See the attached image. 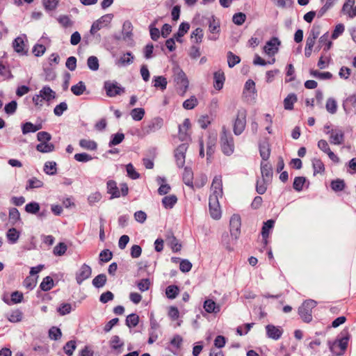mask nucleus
I'll use <instances>...</instances> for the list:
<instances>
[{
    "instance_id": "40",
    "label": "nucleus",
    "mask_w": 356,
    "mask_h": 356,
    "mask_svg": "<svg viewBox=\"0 0 356 356\" xmlns=\"http://www.w3.org/2000/svg\"><path fill=\"white\" fill-rule=\"evenodd\" d=\"M79 145L81 147L88 150H96L97 148V144L94 140L81 139L79 140Z\"/></svg>"
},
{
    "instance_id": "45",
    "label": "nucleus",
    "mask_w": 356,
    "mask_h": 356,
    "mask_svg": "<svg viewBox=\"0 0 356 356\" xmlns=\"http://www.w3.org/2000/svg\"><path fill=\"white\" fill-rule=\"evenodd\" d=\"M176 195L165 196L162 200V204L165 209H172L177 203Z\"/></svg>"
},
{
    "instance_id": "12",
    "label": "nucleus",
    "mask_w": 356,
    "mask_h": 356,
    "mask_svg": "<svg viewBox=\"0 0 356 356\" xmlns=\"http://www.w3.org/2000/svg\"><path fill=\"white\" fill-rule=\"evenodd\" d=\"M280 40L276 38H272L269 41H268L264 46V51L268 56H273L278 52L279 46L280 45Z\"/></svg>"
},
{
    "instance_id": "56",
    "label": "nucleus",
    "mask_w": 356,
    "mask_h": 356,
    "mask_svg": "<svg viewBox=\"0 0 356 356\" xmlns=\"http://www.w3.org/2000/svg\"><path fill=\"white\" fill-rule=\"evenodd\" d=\"M203 36V30L201 28H197L192 32L191 38L194 42L201 43Z\"/></svg>"
},
{
    "instance_id": "47",
    "label": "nucleus",
    "mask_w": 356,
    "mask_h": 356,
    "mask_svg": "<svg viewBox=\"0 0 356 356\" xmlns=\"http://www.w3.org/2000/svg\"><path fill=\"white\" fill-rule=\"evenodd\" d=\"M346 186V184L344 182V180L341 179H337L335 180H333L330 183V187L331 188L335 191V192H340L342 191Z\"/></svg>"
},
{
    "instance_id": "28",
    "label": "nucleus",
    "mask_w": 356,
    "mask_h": 356,
    "mask_svg": "<svg viewBox=\"0 0 356 356\" xmlns=\"http://www.w3.org/2000/svg\"><path fill=\"white\" fill-rule=\"evenodd\" d=\"M319 47L323 48V51L327 52L329 51L332 46V42L329 40V34L328 32L324 33L321 35L318 40Z\"/></svg>"
},
{
    "instance_id": "11",
    "label": "nucleus",
    "mask_w": 356,
    "mask_h": 356,
    "mask_svg": "<svg viewBox=\"0 0 356 356\" xmlns=\"http://www.w3.org/2000/svg\"><path fill=\"white\" fill-rule=\"evenodd\" d=\"M92 274V268L86 264L81 265L79 270L76 273V281L79 285H81L83 282L88 279Z\"/></svg>"
},
{
    "instance_id": "52",
    "label": "nucleus",
    "mask_w": 356,
    "mask_h": 356,
    "mask_svg": "<svg viewBox=\"0 0 356 356\" xmlns=\"http://www.w3.org/2000/svg\"><path fill=\"white\" fill-rule=\"evenodd\" d=\"M227 64L229 67L232 68L234 67L236 64L239 63L241 61V58L238 56L235 55L232 51H228L227 54Z\"/></svg>"
},
{
    "instance_id": "20",
    "label": "nucleus",
    "mask_w": 356,
    "mask_h": 356,
    "mask_svg": "<svg viewBox=\"0 0 356 356\" xmlns=\"http://www.w3.org/2000/svg\"><path fill=\"white\" fill-rule=\"evenodd\" d=\"M156 182L160 185L158 188V193L161 195L168 194L170 191V186L169 184H166V179L164 177H157Z\"/></svg>"
},
{
    "instance_id": "2",
    "label": "nucleus",
    "mask_w": 356,
    "mask_h": 356,
    "mask_svg": "<svg viewBox=\"0 0 356 356\" xmlns=\"http://www.w3.org/2000/svg\"><path fill=\"white\" fill-rule=\"evenodd\" d=\"M220 147L224 154L230 156L234 151V138L232 134L227 131L225 127L220 135Z\"/></svg>"
},
{
    "instance_id": "63",
    "label": "nucleus",
    "mask_w": 356,
    "mask_h": 356,
    "mask_svg": "<svg viewBox=\"0 0 356 356\" xmlns=\"http://www.w3.org/2000/svg\"><path fill=\"white\" fill-rule=\"evenodd\" d=\"M67 249L66 244L60 242L54 248L53 253L56 256H62L66 252Z\"/></svg>"
},
{
    "instance_id": "21",
    "label": "nucleus",
    "mask_w": 356,
    "mask_h": 356,
    "mask_svg": "<svg viewBox=\"0 0 356 356\" xmlns=\"http://www.w3.org/2000/svg\"><path fill=\"white\" fill-rule=\"evenodd\" d=\"M213 79H214V83L213 86L214 88L220 90L222 88L224 81L225 80L224 72L222 70H218L213 74Z\"/></svg>"
},
{
    "instance_id": "46",
    "label": "nucleus",
    "mask_w": 356,
    "mask_h": 356,
    "mask_svg": "<svg viewBox=\"0 0 356 356\" xmlns=\"http://www.w3.org/2000/svg\"><path fill=\"white\" fill-rule=\"evenodd\" d=\"M43 170L49 175H55L57 173L56 163L55 161H47Z\"/></svg>"
},
{
    "instance_id": "61",
    "label": "nucleus",
    "mask_w": 356,
    "mask_h": 356,
    "mask_svg": "<svg viewBox=\"0 0 356 356\" xmlns=\"http://www.w3.org/2000/svg\"><path fill=\"white\" fill-rule=\"evenodd\" d=\"M87 65L90 70L97 71L99 67L98 58L95 56H89L87 60Z\"/></svg>"
},
{
    "instance_id": "23",
    "label": "nucleus",
    "mask_w": 356,
    "mask_h": 356,
    "mask_svg": "<svg viewBox=\"0 0 356 356\" xmlns=\"http://www.w3.org/2000/svg\"><path fill=\"white\" fill-rule=\"evenodd\" d=\"M275 224L274 220H268L266 222L264 223L261 230V236L264 240V244L267 245L268 241L267 238L269 236V230L273 227Z\"/></svg>"
},
{
    "instance_id": "54",
    "label": "nucleus",
    "mask_w": 356,
    "mask_h": 356,
    "mask_svg": "<svg viewBox=\"0 0 356 356\" xmlns=\"http://www.w3.org/2000/svg\"><path fill=\"white\" fill-rule=\"evenodd\" d=\"M269 182L270 181L264 180V179L257 180L256 184V191L260 195L264 194L267 190V185L269 184Z\"/></svg>"
},
{
    "instance_id": "6",
    "label": "nucleus",
    "mask_w": 356,
    "mask_h": 356,
    "mask_svg": "<svg viewBox=\"0 0 356 356\" xmlns=\"http://www.w3.org/2000/svg\"><path fill=\"white\" fill-rule=\"evenodd\" d=\"M246 110L241 108L237 112V116L234 123L233 131L235 135H241L244 131L246 125Z\"/></svg>"
},
{
    "instance_id": "53",
    "label": "nucleus",
    "mask_w": 356,
    "mask_h": 356,
    "mask_svg": "<svg viewBox=\"0 0 356 356\" xmlns=\"http://www.w3.org/2000/svg\"><path fill=\"white\" fill-rule=\"evenodd\" d=\"M145 110L143 108H136L131 111L130 115L135 121L141 120L145 115Z\"/></svg>"
},
{
    "instance_id": "34",
    "label": "nucleus",
    "mask_w": 356,
    "mask_h": 356,
    "mask_svg": "<svg viewBox=\"0 0 356 356\" xmlns=\"http://www.w3.org/2000/svg\"><path fill=\"white\" fill-rule=\"evenodd\" d=\"M54 286L53 278L50 276H47L43 278L40 284V289L43 291H48L51 290Z\"/></svg>"
},
{
    "instance_id": "59",
    "label": "nucleus",
    "mask_w": 356,
    "mask_h": 356,
    "mask_svg": "<svg viewBox=\"0 0 356 356\" xmlns=\"http://www.w3.org/2000/svg\"><path fill=\"white\" fill-rule=\"evenodd\" d=\"M165 295L169 299H175L178 295V286L170 285L165 289Z\"/></svg>"
},
{
    "instance_id": "31",
    "label": "nucleus",
    "mask_w": 356,
    "mask_h": 356,
    "mask_svg": "<svg viewBox=\"0 0 356 356\" xmlns=\"http://www.w3.org/2000/svg\"><path fill=\"white\" fill-rule=\"evenodd\" d=\"M6 316L11 323H19L22 320L23 313L19 309H15L7 314Z\"/></svg>"
},
{
    "instance_id": "5",
    "label": "nucleus",
    "mask_w": 356,
    "mask_h": 356,
    "mask_svg": "<svg viewBox=\"0 0 356 356\" xmlns=\"http://www.w3.org/2000/svg\"><path fill=\"white\" fill-rule=\"evenodd\" d=\"M104 89L109 97H114L125 92V88L115 81H106L104 83Z\"/></svg>"
},
{
    "instance_id": "39",
    "label": "nucleus",
    "mask_w": 356,
    "mask_h": 356,
    "mask_svg": "<svg viewBox=\"0 0 356 356\" xmlns=\"http://www.w3.org/2000/svg\"><path fill=\"white\" fill-rule=\"evenodd\" d=\"M43 186V182L37 179L36 177H32L27 181L26 190L30 191L34 188H39Z\"/></svg>"
},
{
    "instance_id": "18",
    "label": "nucleus",
    "mask_w": 356,
    "mask_h": 356,
    "mask_svg": "<svg viewBox=\"0 0 356 356\" xmlns=\"http://www.w3.org/2000/svg\"><path fill=\"white\" fill-rule=\"evenodd\" d=\"M13 47L17 53L21 55H25L27 53V49H25L24 39L21 36L17 37L13 40Z\"/></svg>"
},
{
    "instance_id": "32",
    "label": "nucleus",
    "mask_w": 356,
    "mask_h": 356,
    "mask_svg": "<svg viewBox=\"0 0 356 356\" xmlns=\"http://www.w3.org/2000/svg\"><path fill=\"white\" fill-rule=\"evenodd\" d=\"M153 86L161 90L166 89L168 81L163 76H154L152 79Z\"/></svg>"
},
{
    "instance_id": "24",
    "label": "nucleus",
    "mask_w": 356,
    "mask_h": 356,
    "mask_svg": "<svg viewBox=\"0 0 356 356\" xmlns=\"http://www.w3.org/2000/svg\"><path fill=\"white\" fill-rule=\"evenodd\" d=\"M11 298L10 300H8L5 297L3 298V300L5 303H6L8 305H11L13 304H17L20 303L23 300V293L20 291H15L13 292L10 295Z\"/></svg>"
},
{
    "instance_id": "30",
    "label": "nucleus",
    "mask_w": 356,
    "mask_h": 356,
    "mask_svg": "<svg viewBox=\"0 0 356 356\" xmlns=\"http://www.w3.org/2000/svg\"><path fill=\"white\" fill-rule=\"evenodd\" d=\"M211 190L217 195H222V181L221 177H215L213 179Z\"/></svg>"
},
{
    "instance_id": "22",
    "label": "nucleus",
    "mask_w": 356,
    "mask_h": 356,
    "mask_svg": "<svg viewBox=\"0 0 356 356\" xmlns=\"http://www.w3.org/2000/svg\"><path fill=\"white\" fill-rule=\"evenodd\" d=\"M40 96H41L43 100L49 102L51 99H55L56 93L54 91L51 90V88L48 86H44L39 92Z\"/></svg>"
},
{
    "instance_id": "51",
    "label": "nucleus",
    "mask_w": 356,
    "mask_h": 356,
    "mask_svg": "<svg viewBox=\"0 0 356 356\" xmlns=\"http://www.w3.org/2000/svg\"><path fill=\"white\" fill-rule=\"evenodd\" d=\"M167 241L168 244L170 245L173 252H178V241L176 237L174 236L173 233L171 232H168L167 234Z\"/></svg>"
},
{
    "instance_id": "36",
    "label": "nucleus",
    "mask_w": 356,
    "mask_h": 356,
    "mask_svg": "<svg viewBox=\"0 0 356 356\" xmlns=\"http://www.w3.org/2000/svg\"><path fill=\"white\" fill-rule=\"evenodd\" d=\"M107 278L106 275L104 273L99 274L92 281V285L97 288H102L106 283Z\"/></svg>"
},
{
    "instance_id": "7",
    "label": "nucleus",
    "mask_w": 356,
    "mask_h": 356,
    "mask_svg": "<svg viewBox=\"0 0 356 356\" xmlns=\"http://www.w3.org/2000/svg\"><path fill=\"white\" fill-rule=\"evenodd\" d=\"M163 125V119L161 118H155L149 122L147 124L143 125L141 128L140 136H145L154 133L161 128Z\"/></svg>"
},
{
    "instance_id": "4",
    "label": "nucleus",
    "mask_w": 356,
    "mask_h": 356,
    "mask_svg": "<svg viewBox=\"0 0 356 356\" xmlns=\"http://www.w3.org/2000/svg\"><path fill=\"white\" fill-rule=\"evenodd\" d=\"M183 127L186 130L184 133L181 131V128L179 127V140L184 142L182 144L179 145V155L181 154L183 158H184L185 156L184 154L187 150L188 144L191 140V134L188 132L191 128V122L189 119H185L183 123Z\"/></svg>"
},
{
    "instance_id": "48",
    "label": "nucleus",
    "mask_w": 356,
    "mask_h": 356,
    "mask_svg": "<svg viewBox=\"0 0 356 356\" xmlns=\"http://www.w3.org/2000/svg\"><path fill=\"white\" fill-rule=\"evenodd\" d=\"M24 209L28 213L37 214L40 210V206L36 202H31L26 204Z\"/></svg>"
},
{
    "instance_id": "38",
    "label": "nucleus",
    "mask_w": 356,
    "mask_h": 356,
    "mask_svg": "<svg viewBox=\"0 0 356 356\" xmlns=\"http://www.w3.org/2000/svg\"><path fill=\"white\" fill-rule=\"evenodd\" d=\"M8 241L10 244H15L19 239V232L15 228H10L6 233Z\"/></svg>"
},
{
    "instance_id": "60",
    "label": "nucleus",
    "mask_w": 356,
    "mask_h": 356,
    "mask_svg": "<svg viewBox=\"0 0 356 356\" xmlns=\"http://www.w3.org/2000/svg\"><path fill=\"white\" fill-rule=\"evenodd\" d=\"M9 219L15 225L17 222L20 221V213L17 208H11L9 209Z\"/></svg>"
},
{
    "instance_id": "19",
    "label": "nucleus",
    "mask_w": 356,
    "mask_h": 356,
    "mask_svg": "<svg viewBox=\"0 0 356 356\" xmlns=\"http://www.w3.org/2000/svg\"><path fill=\"white\" fill-rule=\"evenodd\" d=\"M203 307L209 314H217L220 311V306L211 299L206 300L204 302Z\"/></svg>"
},
{
    "instance_id": "57",
    "label": "nucleus",
    "mask_w": 356,
    "mask_h": 356,
    "mask_svg": "<svg viewBox=\"0 0 356 356\" xmlns=\"http://www.w3.org/2000/svg\"><path fill=\"white\" fill-rule=\"evenodd\" d=\"M306 178L305 177H296L294 179L293 187V188L300 192L303 189V186L306 182Z\"/></svg>"
},
{
    "instance_id": "17",
    "label": "nucleus",
    "mask_w": 356,
    "mask_h": 356,
    "mask_svg": "<svg viewBox=\"0 0 356 356\" xmlns=\"http://www.w3.org/2000/svg\"><path fill=\"white\" fill-rule=\"evenodd\" d=\"M266 330L268 337L274 340L279 339L282 334V330L273 325H266Z\"/></svg>"
},
{
    "instance_id": "27",
    "label": "nucleus",
    "mask_w": 356,
    "mask_h": 356,
    "mask_svg": "<svg viewBox=\"0 0 356 356\" xmlns=\"http://www.w3.org/2000/svg\"><path fill=\"white\" fill-rule=\"evenodd\" d=\"M182 179L186 185L188 186L191 188H193V172L191 168L188 167L184 168Z\"/></svg>"
},
{
    "instance_id": "9",
    "label": "nucleus",
    "mask_w": 356,
    "mask_h": 356,
    "mask_svg": "<svg viewBox=\"0 0 356 356\" xmlns=\"http://www.w3.org/2000/svg\"><path fill=\"white\" fill-rule=\"evenodd\" d=\"M113 15L112 14H106L102 16L99 19L94 22L91 26L90 33L95 35L98 31L110 24Z\"/></svg>"
},
{
    "instance_id": "15",
    "label": "nucleus",
    "mask_w": 356,
    "mask_h": 356,
    "mask_svg": "<svg viewBox=\"0 0 356 356\" xmlns=\"http://www.w3.org/2000/svg\"><path fill=\"white\" fill-rule=\"evenodd\" d=\"M261 173L264 180L270 181L273 177V169L271 165L265 161L261 162Z\"/></svg>"
},
{
    "instance_id": "1",
    "label": "nucleus",
    "mask_w": 356,
    "mask_h": 356,
    "mask_svg": "<svg viewBox=\"0 0 356 356\" xmlns=\"http://www.w3.org/2000/svg\"><path fill=\"white\" fill-rule=\"evenodd\" d=\"M350 337V335L348 332L346 330H343L334 342H329L330 351L332 353L339 351L341 354H344L347 349Z\"/></svg>"
},
{
    "instance_id": "62",
    "label": "nucleus",
    "mask_w": 356,
    "mask_h": 356,
    "mask_svg": "<svg viewBox=\"0 0 356 356\" xmlns=\"http://www.w3.org/2000/svg\"><path fill=\"white\" fill-rule=\"evenodd\" d=\"M111 348L113 350H118L124 346V342L120 339L119 336L114 335L110 341Z\"/></svg>"
},
{
    "instance_id": "64",
    "label": "nucleus",
    "mask_w": 356,
    "mask_h": 356,
    "mask_svg": "<svg viewBox=\"0 0 356 356\" xmlns=\"http://www.w3.org/2000/svg\"><path fill=\"white\" fill-rule=\"evenodd\" d=\"M326 110L331 114H334L337 110V102L333 98H328L325 105Z\"/></svg>"
},
{
    "instance_id": "14",
    "label": "nucleus",
    "mask_w": 356,
    "mask_h": 356,
    "mask_svg": "<svg viewBox=\"0 0 356 356\" xmlns=\"http://www.w3.org/2000/svg\"><path fill=\"white\" fill-rule=\"evenodd\" d=\"M216 140L217 138L216 136H215L209 135L207 138L206 143L207 161L210 160V159L212 157L213 154L215 152Z\"/></svg>"
},
{
    "instance_id": "10",
    "label": "nucleus",
    "mask_w": 356,
    "mask_h": 356,
    "mask_svg": "<svg viewBox=\"0 0 356 356\" xmlns=\"http://www.w3.org/2000/svg\"><path fill=\"white\" fill-rule=\"evenodd\" d=\"M229 226L231 236L236 241L238 238L241 233V221L239 215L234 214L232 216Z\"/></svg>"
},
{
    "instance_id": "42",
    "label": "nucleus",
    "mask_w": 356,
    "mask_h": 356,
    "mask_svg": "<svg viewBox=\"0 0 356 356\" xmlns=\"http://www.w3.org/2000/svg\"><path fill=\"white\" fill-rule=\"evenodd\" d=\"M179 90H182V88H183L182 95H184V93H186V92L188 88L189 81H188L185 73L182 70H179Z\"/></svg>"
},
{
    "instance_id": "44",
    "label": "nucleus",
    "mask_w": 356,
    "mask_h": 356,
    "mask_svg": "<svg viewBox=\"0 0 356 356\" xmlns=\"http://www.w3.org/2000/svg\"><path fill=\"white\" fill-rule=\"evenodd\" d=\"M139 323V316L135 313L128 315L125 320V324L129 328L136 327Z\"/></svg>"
},
{
    "instance_id": "37",
    "label": "nucleus",
    "mask_w": 356,
    "mask_h": 356,
    "mask_svg": "<svg viewBox=\"0 0 356 356\" xmlns=\"http://www.w3.org/2000/svg\"><path fill=\"white\" fill-rule=\"evenodd\" d=\"M312 166L314 175L316 174H322L325 172V165L320 159L314 158L312 160Z\"/></svg>"
},
{
    "instance_id": "26",
    "label": "nucleus",
    "mask_w": 356,
    "mask_h": 356,
    "mask_svg": "<svg viewBox=\"0 0 356 356\" xmlns=\"http://www.w3.org/2000/svg\"><path fill=\"white\" fill-rule=\"evenodd\" d=\"M165 348L174 355L178 353V334H175L173 337L165 344Z\"/></svg>"
},
{
    "instance_id": "43",
    "label": "nucleus",
    "mask_w": 356,
    "mask_h": 356,
    "mask_svg": "<svg viewBox=\"0 0 356 356\" xmlns=\"http://www.w3.org/2000/svg\"><path fill=\"white\" fill-rule=\"evenodd\" d=\"M133 26L131 22L125 21L122 25L123 39L130 38L132 36Z\"/></svg>"
},
{
    "instance_id": "55",
    "label": "nucleus",
    "mask_w": 356,
    "mask_h": 356,
    "mask_svg": "<svg viewBox=\"0 0 356 356\" xmlns=\"http://www.w3.org/2000/svg\"><path fill=\"white\" fill-rule=\"evenodd\" d=\"M56 310L60 316H65L72 312V307L71 304L63 302L60 304Z\"/></svg>"
},
{
    "instance_id": "8",
    "label": "nucleus",
    "mask_w": 356,
    "mask_h": 356,
    "mask_svg": "<svg viewBox=\"0 0 356 356\" xmlns=\"http://www.w3.org/2000/svg\"><path fill=\"white\" fill-rule=\"evenodd\" d=\"M325 134L330 135L329 141L332 145H339L344 143L345 134L341 129H332L325 131Z\"/></svg>"
},
{
    "instance_id": "13",
    "label": "nucleus",
    "mask_w": 356,
    "mask_h": 356,
    "mask_svg": "<svg viewBox=\"0 0 356 356\" xmlns=\"http://www.w3.org/2000/svg\"><path fill=\"white\" fill-rule=\"evenodd\" d=\"M209 30L213 34L208 37L209 40H216L218 36L216 35L220 32V22L214 17L211 16L209 19Z\"/></svg>"
},
{
    "instance_id": "16",
    "label": "nucleus",
    "mask_w": 356,
    "mask_h": 356,
    "mask_svg": "<svg viewBox=\"0 0 356 356\" xmlns=\"http://www.w3.org/2000/svg\"><path fill=\"white\" fill-rule=\"evenodd\" d=\"M107 193L111 194L110 199L118 198L120 197V192L114 180H108L106 183Z\"/></svg>"
},
{
    "instance_id": "35",
    "label": "nucleus",
    "mask_w": 356,
    "mask_h": 356,
    "mask_svg": "<svg viewBox=\"0 0 356 356\" xmlns=\"http://www.w3.org/2000/svg\"><path fill=\"white\" fill-rule=\"evenodd\" d=\"M298 100L297 96L294 93H291L284 99V107L286 110H292L293 104Z\"/></svg>"
},
{
    "instance_id": "58",
    "label": "nucleus",
    "mask_w": 356,
    "mask_h": 356,
    "mask_svg": "<svg viewBox=\"0 0 356 356\" xmlns=\"http://www.w3.org/2000/svg\"><path fill=\"white\" fill-rule=\"evenodd\" d=\"M198 104L197 98L193 95L189 99H186L183 102V107L186 110H191L194 108Z\"/></svg>"
},
{
    "instance_id": "49",
    "label": "nucleus",
    "mask_w": 356,
    "mask_h": 356,
    "mask_svg": "<svg viewBox=\"0 0 356 356\" xmlns=\"http://www.w3.org/2000/svg\"><path fill=\"white\" fill-rule=\"evenodd\" d=\"M309 73L311 76L322 80L330 79L332 77V74L329 72H321L318 70H311Z\"/></svg>"
},
{
    "instance_id": "41",
    "label": "nucleus",
    "mask_w": 356,
    "mask_h": 356,
    "mask_svg": "<svg viewBox=\"0 0 356 356\" xmlns=\"http://www.w3.org/2000/svg\"><path fill=\"white\" fill-rule=\"evenodd\" d=\"M86 90V86L82 81H79L76 85L71 87L72 92L76 96L83 95Z\"/></svg>"
},
{
    "instance_id": "29",
    "label": "nucleus",
    "mask_w": 356,
    "mask_h": 356,
    "mask_svg": "<svg viewBox=\"0 0 356 356\" xmlns=\"http://www.w3.org/2000/svg\"><path fill=\"white\" fill-rule=\"evenodd\" d=\"M259 153L260 156L264 161H266L270 155V145L268 142H263L259 143Z\"/></svg>"
},
{
    "instance_id": "50",
    "label": "nucleus",
    "mask_w": 356,
    "mask_h": 356,
    "mask_svg": "<svg viewBox=\"0 0 356 356\" xmlns=\"http://www.w3.org/2000/svg\"><path fill=\"white\" fill-rule=\"evenodd\" d=\"M124 139V135L122 133H117L115 134H112L111 136V140L108 143V146L110 147L119 145L121 143Z\"/></svg>"
},
{
    "instance_id": "25",
    "label": "nucleus",
    "mask_w": 356,
    "mask_h": 356,
    "mask_svg": "<svg viewBox=\"0 0 356 356\" xmlns=\"http://www.w3.org/2000/svg\"><path fill=\"white\" fill-rule=\"evenodd\" d=\"M134 60V56L131 51H127L116 62L118 66H127L131 65Z\"/></svg>"
},
{
    "instance_id": "33",
    "label": "nucleus",
    "mask_w": 356,
    "mask_h": 356,
    "mask_svg": "<svg viewBox=\"0 0 356 356\" xmlns=\"http://www.w3.org/2000/svg\"><path fill=\"white\" fill-rule=\"evenodd\" d=\"M35 149L41 153H49L54 151L55 145L51 143H40L36 145Z\"/></svg>"
},
{
    "instance_id": "3",
    "label": "nucleus",
    "mask_w": 356,
    "mask_h": 356,
    "mask_svg": "<svg viewBox=\"0 0 356 356\" xmlns=\"http://www.w3.org/2000/svg\"><path fill=\"white\" fill-rule=\"evenodd\" d=\"M317 305L314 300H307L298 308V314L302 321L309 323L312 321V309Z\"/></svg>"
}]
</instances>
